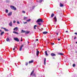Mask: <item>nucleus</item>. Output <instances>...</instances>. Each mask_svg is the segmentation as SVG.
Segmentation results:
<instances>
[{
    "mask_svg": "<svg viewBox=\"0 0 77 77\" xmlns=\"http://www.w3.org/2000/svg\"><path fill=\"white\" fill-rule=\"evenodd\" d=\"M24 45H22L21 46H20V49H19L20 51H21V50H22V48L23 47Z\"/></svg>",
    "mask_w": 77,
    "mask_h": 77,
    "instance_id": "423d86ee",
    "label": "nucleus"
},
{
    "mask_svg": "<svg viewBox=\"0 0 77 77\" xmlns=\"http://www.w3.org/2000/svg\"><path fill=\"white\" fill-rule=\"evenodd\" d=\"M22 13H23V14H25L26 13V12L24 11H23Z\"/></svg>",
    "mask_w": 77,
    "mask_h": 77,
    "instance_id": "473e14b6",
    "label": "nucleus"
},
{
    "mask_svg": "<svg viewBox=\"0 0 77 77\" xmlns=\"http://www.w3.org/2000/svg\"><path fill=\"white\" fill-rule=\"evenodd\" d=\"M38 25H39V26H41V23H38Z\"/></svg>",
    "mask_w": 77,
    "mask_h": 77,
    "instance_id": "f704fd0d",
    "label": "nucleus"
},
{
    "mask_svg": "<svg viewBox=\"0 0 77 77\" xmlns=\"http://www.w3.org/2000/svg\"><path fill=\"white\" fill-rule=\"evenodd\" d=\"M23 23H24V24H26L27 23L26 22H24Z\"/></svg>",
    "mask_w": 77,
    "mask_h": 77,
    "instance_id": "72a5a7b5",
    "label": "nucleus"
},
{
    "mask_svg": "<svg viewBox=\"0 0 77 77\" xmlns=\"http://www.w3.org/2000/svg\"><path fill=\"white\" fill-rule=\"evenodd\" d=\"M68 31H66V33H68Z\"/></svg>",
    "mask_w": 77,
    "mask_h": 77,
    "instance_id": "3c124183",
    "label": "nucleus"
},
{
    "mask_svg": "<svg viewBox=\"0 0 77 77\" xmlns=\"http://www.w3.org/2000/svg\"><path fill=\"white\" fill-rule=\"evenodd\" d=\"M74 37V36H73L72 37V38H73Z\"/></svg>",
    "mask_w": 77,
    "mask_h": 77,
    "instance_id": "13d9d810",
    "label": "nucleus"
},
{
    "mask_svg": "<svg viewBox=\"0 0 77 77\" xmlns=\"http://www.w3.org/2000/svg\"><path fill=\"white\" fill-rule=\"evenodd\" d=\"M54 19V23L56 24V22H57V18H56V17L55 16Z\"/></svg>",
    "mask_w": 77,
    "mask_h": 77,
    "instance_id": "7ed1b4c3",
    "label": "nucleus"
},
{
    "mask_svg": "<svg viewBox=\"0 0 77 77\" xmlns=\"http://www.w3.org/2000/svg\"><path fill=\"white\" fill-rule=\"evenodd\" d=\"M42 1H43V0H40L39 2V3H41V2H42Z\"/></svg>",
    "mask_w": 77,
    "mask_h": 77,
    "instance_id": "c756f323",
    "label": "nucleus"
},
{
    "mask_svg": "<svg viewBox=\"0 0 77 77\" xmlns=\"http://www.w3.org/2000/svg\"><path fill=\"white\" fill-rule=\"evenodd\" d=\"M56 34H57V35H58V33H57L56 32Z\"/></svg>",
    "mask_w": 77,
    "mask_h": 77,
    "instance_id": "49530a36",
    "label": "nucleus"
},
{
    "mask_svg": "<svg viewBox=\"0 0 77 77\" xmlns=\"http://www.w3.org/2000/svg\"><path fill=\"white\" fill-rule=\"evenodd\" d=\"M20 41L22 42L23 41V38H22V37L21 38V39L20 40Z\"/></svg>",
    "mask_w": 77,
    "mask_h": 77,
    "instance_id": "ea45409f",
    "label": "nucleus"
},
{
    "mask_svg": "<svg viewBox=\"0 0 77 77\" xmlns=\"http://www.w3.org/2000/svg\"><path fill=\"white\" fill-rule=\"evenodd\" d=\"M53 59H54V57H53Z\"/></svg>",
    "mask_w": 77,
    "mask_h": 77,
    "instance_id": "6e6d98bb",
    "label": "nucleus"
},
{
    "mask_svg": "<svg viewBox=\"0 0 77 77\" xmlns=\"http://www.w3.org/2000/svg\"><path fill=\"white\" fill-rule=\"evenodd\" d=\"M31 21V19H29L26 20L27 22H29V21Z\"/></svg>",
    "mask_w": 77,
    "mask_h": 77,
    "instance_id": "b1692460",
    "label": "nucleus"
},
{
    "mask_svg": "<svg viewBox=\"0 0 77 77\" xmlns=\"http://www.w3.org/2000/svg\"><path fill=\"white\" fill-rule=\"evenodd\" d=\"M51 56L53 57V56H56V54H54L53 53H52L51 54Z\"/></svg>",
    "mask_w": 77,
    "mask_h": 77,
    "instance_id": "1a4fd4ad",
    "label": "nucleus"
},
{
    "mask_svg": "<svg viewBox=\"0 0 77 77\" xmlns=\"http://www.w3.org/2000/svg\"><path fill=\"white\" fill-rule=\"evenodd\" d=\"M26 31H24L23 30H21V33H26Z\"/></svg>",
    "mask_w": 77,
    "mask_h": 77,
    "instance_id": "ddd939ff",
    "label": "nucleus"
},
{
    "mask_svg": "<svg viewBox=\"0 0 77 77\" xmlns=\"http://www.w3.org/2000/svg\"><path fill=\"white\" fill-rule=\"evenodd\" d=\"M53 20H54V19H53Z\"/></svg>",
    "mask_w": 77,
    "mask_h": 77,
    "instance_id": "052dcab7",
    "label": "nucleus"
},
{
    "mask_svg": "<svg viewBox=\"0 0 77 77\" xmlns=\"http://www.w3.org/2000/svg\"><path fill=\"white\" fill-rule=\"evenodd\" d=\"M45 53L46 56H48V54H47V51H45Z\"/></svg>",
    "mask_w": 77,
    "mask_h": 77,
    "instance_id": "5701e85b",
    "label": "nucleus"
},
{
    "mask_svg": "<svg viewBox=\"0 0 77 77\" xmlns=\"http://www.w3.org/2000/svg\"><path fill=\"white\" fill-rule=\"evenodd\" d=\"M6 41L7 42H8V41L9 42V41H10V40H9V38H7L6 39Z\"/></svg>",
    "mask_w": 77,
    "mask_h": 77,
    "instance_id": "6ab92c4d",
    "label": "nucleus"
},
{
    "mask_svg": "<svg viewBox=\"0 0 77 77\" xmlns=\"http://www.w3.org/2000/svg\"><path fill=\"white\" fill-rule=\"evenodd\" d=\"M11 9L14 11H16V10H17V8H16L14 6H11Z\"/></svg>",
    "mask_w": 77,
    "mask_h": 77,
    "instance_id": "f03ea898",
    "label": "nucleus"
},
{
    "mask_svg": "<svg viewBox=\"0 0 77 77\" xmlns=\"http://www.w3.org/2000/svg\"><path fill=\"white\" fill-rule=\"evenodd\" d=\"M76 44H77V42H76Z\"/></svg>",
    "mask_w": 77,
    "mask_h": 77,
    "instance_id": "bf43d9fd",
    "label": "nucleus"
},
{
    "mask_svg": "<svg viewBox=\"0 0 77 77\" xmlns=\"http://www.w3.org/2000/svg\"><path fill=\"white\" fill-rule=\"evenodd\" d=\"M58 41H60V38H58Z\"/></svg>",
    "mask_w": 77,
    "mask_h": 77,
    "instance_id": "c03bdc74",
    "label": "nucleus"
},
{
    "mask_svg": "<svg viewBox=\"0 0 77 77\" xmlns=\"http://www.w3.org/2000/svg\"><path fill=\"white\" fill-rule=\"evenodd\" d=\"M74 34H75V35H77V32H75L74 33Z\"/></svg>",
    "mask_w": 77,
    "mask_h": 77,
    "instance_id": "37998d69",
    "label": "nucleus"
},
{
    "mask_svg": "<svg viewBox=\"0 0 77 77\" xmlns=\"http://www.w3.org/2000/svg\"><path fill=\"white\" fill-rule=\"evenodd\" d=\"M1 29H3V27H2Z\"/></svg>",
    "mask_w": 77,
    "mask_h": 77,
    "instance_id": "864d4df0",
    "label": "nucleus"
},
{
    "mask_svg": "<svg viewBox=\"0 0 77 77\" xmlns=\"http://www.w3.org/2000/svg\"><path fill=\"white\" fill-rule=\"evenodd\" d=\"M15 49V46H14V48L13 49V50H14Z\"/></svg>",
    "mask_w": 77,
    "mask_h": 77,
    "instance_id": "79ce46f5",
    "label": "nucleus"
},
{
    "mask_svg": "<svg viewBox=\"0 0 77 77\" xmlns=\"http://www.w3.org/2000/svg\"><path fill=\"white\" fill-rule=\"evenodd\" d=\"M3 29L4 30H5V31H6V32H8L9 31V30L8 29H6V28H3Z\"/></svg>",
    "mask_w": 77,
    "mask_h": 77,
    "instance_id": "6e6552de",
    "label": "nucleus"
},
{
    "mask_svg": "<svg viewBox=\"0 0 77 77\" xmlns=\"http://www.w3.org/2000/svg\"><path fill=\"white\" fill-rule=\"evenodd\" d=\"M28 65V62H26V65L27 66V65Z\"/></svg>",
    "mask_w": 77,
    "mask_h": 77,
    "instance_id": "2f4dec72",
    "label": "nucleus"
},
{
    "mask_svg": "<svg viewBox=\"0 0 77 77\" xmlns=\"http://www.w3.org/2000/svg\"><path fill=\"white\" fill-rule=\"evenodd\" d=\"M26 31V32H25L26 35H27V34L30 33V31Z\"/></svg>",
    "mask_w": 77,
    "mask_h": 77,
    "instance_id": "f3484780",
    "label": "nucleus"
},
{
    "mask_svg": "<svg viewBox=\"0 0 77 77\" xmlns=\"http://www.w3.org/2000/svg\"><path fill=\"white\" fill-rule=\"evenodd\" d=\"M75 53L77 54V51H75Z\"/></svg>",
    "mask_w": 77,
    "mask_h": 77,
    "instance_id": "8fccbe9b",
    "label": "nucleus"
},
{
    "mask_svg": "<svg viewBox=\"0 0 77 77\" xmlns=\"http://www.w3.org/2000/svg\"><path fill=\"white\" fill-rule=\"evenodd\" d=\"M39 54V51H37V53H36L37 56H38V54Z\"/></svg>",
    "mask_w": 77,
    "mask_h": 77,
    "instance_id": "f8f14e48",
    "label": "nucleus"
},
{
    "mask_svg": "<svg viewBox=\"0 0 77 77\" xmlns=\"http://www.w3.org/2000/svg\"><path fill=\"white\" fill-rule=\"evenodd\" d=\"M12 14V12H11L8 14V16H11Z\"/></svg>",
    "mask_w": 77,
    "mask_h": 77,
    "instance_id": "39448f33",
    "label": "nucleus"
},
{
    "mask_svg": "<svg viewBox=\"0 0 77 77\" xmlns=\"http://www.w3.org/2000/svg\"><path fill=\"white\" fill-rule=\"evenodd\" d=\"M51 44L52 45H54V43H52Z\"/></svg>",
    "mask_w": 77,
    "mask_h": 77,
    "instance_id": "a19ab883",
    "label": "nucleus"
},
{
    "mask_svg": "<svg viewBox=\"0 0 77 77\" xmlns=\"http://www.w3.org/2000/svg\"><path fill=\"white\" fill-rule=\"evenodd\" d=\"M73 67H75V64H73Z\"/></svg>",
    "mask_w": 77,
    "mask_h": 77,
    "instance_id": "7c9ffc66",
    "label": "nucleus"
},
{
    "mask_svg": "<svg viewBox=\"0 0 77 77\" xmlns=\"http://www.w3.org/2000/svg\"><path fill=\"white\" fill-rule=\"evenodd\" d=\"M33 63V60H32L31 61H29V63Z\"/></svg>",
    "mask_w": 77,
    "mask_h": 77,
    "instance_id": "9b49d317",
    "label": "nucleus"
},
{
    "mask_svg": "<svg viewBox=\"0 0 77 77\" xmlns=\"http://www.w3.org/2000/svg\"><path fill=\"white\" fill-rule=\"evenodd\" d=\"M17 24H20V22H19V21H17Z\"/></svg>",
    "mask_w": 77,
    "mask_h": 77,
    "instance_id": "58836bf2",
    "label": "nucleus"
},
{
    "mask_svg": "<svg viewBox=\"0 0 77 77\" xmlns=\"http://www.w3.org/2000/svg\"><path fill=\"white\" fill-rule=\"evenodd\" d=\"M34 72V70H33L31 72V74H30V75H32L33 74V72Z\"/></svg>",
    "mask_w": 77,
    "mask_h": 77,
    "instance_id": "4be33fe9",
    "label": "nucleus"
},
{
    "mask_svg": "<svg viewBox=\"0 0 77 77\" xmlns=\"http://www.w3.org/2000/svg\"><path fill=\"white\" fill-rule=\"evenodd\" d=\"M4 33H5V32H1L0 34L2 36V35H3V34H4Z\"/></svg>",
    "mask_w": 77,
    "mask_h": 77,
    "instance_id": "dca6fc26",
    "label": "nucleus"
},
{
    "mask_svg": "<svg viewBox=\"0 0 77 77\" xmlns=\"http://www.w3.org/2000/svg\"><path fill=\"white\" fill-rule=\"evenodd\" d=\"M54 13H52V14L51 15V17L52 18V17H54Z\"/></svg>",
    "mask_w": 77,
    "mask_h": 77,
    "instance_id": "aec40b11",
    "label": "nucleus"
},
{
    "mask_svg": "<svg viewBox=\"0 0 77 77\" xmlns=\"http://www.w3.org/2000/svg\"><path fill=\"white\" fill-rule=\"evenodd\" d=\"M47 33H48V32H43V34H47Z\"/></svg>",
    "mask_w": 77,
    "mask_h": 77,
    "instance_id": "4468645a",
    "label": "nucleus"
},
{
    "mask_svg": "<svg viewBox=\"0 0 77 77\" xmlns=\"http://www.w3.org/2000/svg\"><path fill=\"white\" fill-rule=\"evenodd\" d=\"M14 40H15L16 41H17V42H19L20 40L18 39V38H14Z\"/></svg>",
    "mask_w": 77,
    "mask_h": 77,
    "instance_id": "20e7f679",
    "label": "nucleus"
},
{
    "mask_svg": "<svg viewBox=\"0 0 77 77\" xmlns=\"http://www.w3.org/2000/svg\"><path fill=\"white\" fill-rule=\"evenodd\" d=\"M42 30H43V28H42Z\"/></svg>",
    "mask_w": 77,
    "mask_h": 77,
    "instance_id": "4d7b16f0",
    "label": "nucleus"
},
{
    "mask_svg": "<svg viewBox=\"0 0 77 77\" xmlns=\"http://www.w3.org/2000/svg\"><path fill=\"white\" fill-rule=\"evenodd\" d=\"M18 30V28H17V27H16L15 28H14V30L15 31V30H16V31H17V30Z\"/></svg>",
    "mask_w": 77,
    "mask_h": 77,
    "instance_id": "2eb2a0df",
    "label": "nucleus"
},
{
    "mask_svg": "<svg viewBox=\"0 0 77 77\" xmlns=\"http://www.w3.org/2000/svg\"><path fill=\"white\" fill-rule=\"evenodd\" d=\"M27 17H24V20H27Z\"/></svg>",
    "mask_w": 77,
    "mask_h": 77,
    "instance_id": "bb28decb",
    "label": "nucleus"
},
{
    "mask_svg": "<svg viewBox=\"0 0 77 77\" xmlns=\"http://www.w3.org/2000/svg\"><path fill=\"white\" fill-rule=\"evenodd\" d=\"M60 7H63V4L61 3H60Z\"/></svg>",
    "mask_w": 77,
    "mask_h": 77,
    "instance_id": "412c9836",
    "label": "nucleus"
},
{
    "mask_svg": "<svg viewBox=\"0 0 77 77\" xmlns=\"http://www.w3.org/2000/svg\"><path fill=\"white\" fill-rule=\"evenodd\" d=\"M76 37H75V38H74V39H76Z\"/></svg>",
    "mask_w": 77,
    "mask_h": 77,
    "instance_id": "de8ad7c7",
    "label": "nucleus"
},
{
    "mask_svg": "<svg viewBox=\"0 0 77 77\" xmlns=\"http://www.w3.org/2000/svg\"><path fill=\"white\" fill-rule=\"evenodd\" d=\"M37 49H36V50H37Z\"/></svg>",
    "mask_w": 77,
    "mask_h": 77,
    "instance_id": "680f3d73",
    "label": "nucleus"
},
{
    "mask_svg": "<svg viewBox=\"0 0 77 77\" xmlns=\"http://www.w3.org/2000/svg\"><path fill=\"white\" fill-rule=\"evenodd\" d=\"M36 27H37V26L35 25L34 26V29H36Z\"/></svg>",
    "mask_w": 77,
    "mask_h": 77,
    "instance_id": "a878e982",
    "label": "nucleus"
},
{
    "mask_svg": "<svg viewBox=\"0 0 77 77\" xmlns=\"http://www.w3.org/2000/svg\"><path fill=\"white\" fill-rule=\"evenodd\" d=\"M46 58H44V64L45 65V64L46 63Z\"/></svg>",
    "mask_w": 77,
    "mask_h": 77,
    "instance_id": "0eeeda50",
    "label": "nucleus"
},
{
    "mask_svg": "<svg viewBox=\"0 0 77 77\" xmlns=\"http://www.w3.org/2000/svg\"><path fill=\"white\" fill-rule=\"evenodd\" d=\"M0 32H2V30H0Z\"/></svg>",
    "mask_w": 77,
    "mask_h": 77,
    "instance_id": "603ef678",
    "label": "nucleus"
},
{
    "mask_svg": "<svg viewBox=\"0 0 77 77\" xmlns=\"http://www.w3.org/2000/svg\"><path fill=\"white\" fill-rule=\"evenodd\" d=\"M33 76H34L35 77H36V74H35L34 73L33 74Z\"/></svg>",
    "mask_w": 77,
    "mask_h": 77,
    "instance_id": "c9c22d12",
    "label": "nucleus"
},
{
    "mask_svg": "<svg viewBox=\"0 0 77 77\" xmlns=\"http://www.w3.org/2000/svg\"><path fill=\"white\" fill-rule=\"evenodd\" d=\"M16 23V21L15 20L13 21V23Z\"/></svg>",
    "mask_w": 77,
    "mask_h": 77,
    "instance_id": "e433bc0d",
    "label": "nucleus"
},
{
    "mask_svg": "<svg viewBox=\"0 0 77 77\" xmlns=\"http://www.w3.org/2000/svg\"><path fill=\"white\" fill-rule=\"evenodd\" d=\"M36 41H38V39H36Z\"/></svg>",
    "mask_w": 77,
    "mask_h": 77,
    "instance_id": "09e8293b",
    "label": "nucleus"
},
{
    "mask_svg": "<svg viewBox=\"0 0 77 77\" xmlns=\"http://www.w3.org/2000/svg\"><path fill=\"white\" fill-rule=\"evenodd\" d=\"M8 2H9V0H7L6 1V3H8Z\"/></svg>",
    "mask_w": 77,
    "mask_h": 77,
    "instance_id": "4c0bfd02",
    "label": "nucleus"
},
{
    "mask_svg": "<svg viewBox=\"0 0 77 77\" xmlns=\"http://www.w3.org/2000/svg\"><path fill=\"white\" fill-rule=\"evenodd\" d=\"M59 54H60V55H63V54L62 53H59Z\"/></svg>",
    "mask_w": 77,
    "mask_h": 77,
    "instance_id": "c85d7f7f",
    "label": "nucleus"
},
{
    "mask_svg": "<svg viewBox=\"0 0 77 77\" xmlns=\"http://www.w3.org/2000/svg\"><path fill=\"white\" fill-rule=\"evenodd\" d=\"M13 33H15V34H19L18 32H15V31H13Z\"/></svg>",
    "mask_w": 77,
    "mask_h": 77,
    "instance_id": "a211bd4d",
    "label": "nucleus"
},
{
    "mask_svg": "<svg viewBox=\"0 0 77 77\" xmlns=\"http://www.w3.org/2000/svg\"><path fill=\"white\" fill-rule=\"evenodd\" d=\"M5 12H6L7 13H8V10L6 9L5 10Z\"/></svg>",
    "mask_w": 77,
    "mask_h": 77,
    "instance_id": "cd10ccee",
    "label": "nucleus"
},
{
    "mask_svg": "<svg viewBox=\"0 0 77 77\" xmlns=\"http://www.w3.org/2000/svg\"><path fill=\"white\" fill-rule=\"evenodd\" d=\"M36 22L37 23H40V22H41V23H43V22H44V21H43V20H42V19H38L36 21Z\"/></svg>",
    "mask_w": 77,
    "mask_h": 77,
    "instance_id": "f257e3e1",
    "label": "nucleus"
},
{
    "mask_svg": "<svg viewBox=\"0 0 77 77\" xmlns=\"http://www.w3.org/2000/svg\"><path fill=\"white\" fill-rule=\"evenodd\" d=\"M3 59H2L1 57H0V61H3Z\"/></svg>",
    "mask_w": 77,
    "mask_h": 77,
    "instance_id": "393cba45",
    "label": "nucleus"
},
{
    "mask_svg": "<svg viewBox=\"0 0 77 77\" xmlns=\"http://www.w3.org/2000/svg\"><path fill=\"white\" fill-rule=\"evenodd\" d=\"M28 44H29V42H28Z\"/></svg>",
    "mask_w": 77,
    "mask_h": 77,
    "instance_id": "5fc2aeb1",
    "label": "nucleus"
},
{
    "mask_svg": "<svg viewBox=\"0 0 77 77\" xmlns=\"http://www.w3.org/2000/svg\"><path fill=\"white\" fill-rule=\"evenodd\" d=\"M35 8V6H34L33 7V9H34Z\"/></svg>",
    "mask_w": 77,
    "mask_h": 77,
    "instance_id": "a18cd8bd",
    "label": "nucleus"
},
{
    "mask_svg": "<svg viewBox=\"0 0 77 77\" xmlns=\"http://www.w3.org/2000/svg\"><path fill=\"white\" fill-rule=\"evenodd\" d=\"M12 23L11 21L10 22V23H9V25L10 26H12Z\"/></svg>",
    "mask_w": 77,
    "mask_h": 77,
    "instance_id": "9d476101",
    "label": "nucleus"
}]
</instances>
